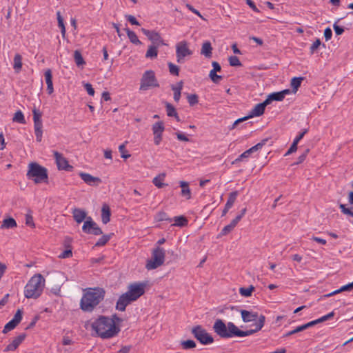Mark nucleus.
Listing matches in <instances>:
<instances>
[{"mask_svg": "<svg viewBox=\"0 0 353 353\" xmlns=\"http://www.w3.org/2000/svg\"><path fill=\"white\" fill-rule=\"evenodd\" d=\"M187 99L190 106H193L199 103V97L196 94H188Z\"/></svg>", "mask_w": 353, "mask_h": 353, "instance_id": "44", "label": "nucleus"}, {"mask_svg": "<svg viewBox=\"0 0 353 353\" xmlns=\"http://www.w3.org/2000/svg\"><path fill=\"white\" fill-rule=\"evenodd\" d=\"M54 157L59 170H64L66 171H71L72 170L73 167L68 163V161L62 154L57 151H54Z\"/></svg>", "mask_w": 353, "mask_h": 353, "instance_id": "16", "label": "nucleus"}, {"mask_svg": "<svg viewBox=\"0 0 353 353\" xmlns=\"http://www.w3.org/2000/svg\"><path fill=\"white\" fill-rule=\"evenodd\" d=\"M105 292L103 288H88L80 301L81 309L84 312H92L104 299Z\"/></svg>", "mask_w": 353, "mask_h": 353, "instance_id": "2", "label": "nucleus"}, {"mask_svg": "<svg viewBox=\"0 0 353 353\" xmlns=\"http://www.w3.org/2000/svg\"><path fill=\"white\" fill-rule=\"evenodd\" d=\"M191 332L202 345H208L214 342L213 337L201 325L193 327Z\"/></svg>", "mask_w": 353, "mask_h": 353, "instance_id": "9", "label": "nucleus"}, {"mask_svg": "<svg viewBox=\"0 0 353 353\" xmlns=\"http://www.w3.org/2000/svg\"><path fill=\"white\" fill-rule=\"evenodd\" d=\"M181 345L184 350L192 349L196 347V343L193 340H186L181 342Z\"/></svg>", "mask_w": 353, "mask_h": 353, "instance_id": "45", "label": "nucleus"}, {"mask_svg": "<svg viewBox=\"0 0 353 353\" xmlns=\"http://www.w3.org/2000/svg\"><path fill=\"white\" fill-rule=\"evenodd\" d=\"M125 18L128 20V21H129L131 24L136 25V26H140V23H139V21L137 20V19L134 16L130 15V14H127V15H125Z\"/></svg>", "mask_w": 353, "mask_h": 353, "instance_id": "58", "label": "nucleus"}, {"mask_svg": "<svg viewBox=\"0 0 353 353\" xmlns=\"http://www.w3.org/2000/svg\"><path fill=\"white\" fill-rule=\"evenodd\" d=\"M175 225L177 226H184L188 224L187 219L183 216L174 217Z\"/></svg>", "mask_w": 353, "mask_h": 353, "instance_id": "46", "label": "nucleus"}, {"mask_svg": "<svg viewBox=\"0 0 353 353\" xmlns=\"http://www.w3.org/2000/svg\"><path fill=\"white\" fill-rule=\"evenodd\" d=\"M111 211L109 205L104 203L101 208V221L103 223L107 224L110 220Z\"/></svg>", "mask_w": 353, "mask_h": 353, "instance_id": "23", "label": "nucleus"}, {"mask_svg": "<svg viewBox=\"0 0 353 353\" xmlns=\"http://www.w3.org/2000/svg\"><path fill=\"white\" fill-rule=\"evenodd\" d=\"M159 86L158 81L155 77L154 72L152 70L145 71L141 79V90H147L151 88H157Z\"/></svg>", "mask_w": 353, "mask_h": 353, "instance_id": "7", "label": "nucleus"}, {"mask_svg": "<svg viewBox=\"0 0 353 353\" xmlns=\"http://www.w3.org/2000/svg\"><path fill=\"white\" fill-rule=\"evenodd\" d=\"M233 229H234V228H233L231 225L228 224V225H225V226L222 229V230H221V235H226V234H228V233H230L231 231H232V230H233Z\"/></svg>", "mask_w": 353, "mask_h": 353, "instance_id": "62", "label": "nucleus"}, {"mask_svg": "<svg viewBox=\"0 0 353 353\" xmlns=\"http://www.w3.org/2000/svg\"><path fill=\"white\" fill-rule=\"evenodd\" d=\"M82 230L86 234H90L96 236L100 235L103 233L101 229L90 216L87 217L86 220L84 221Z\"/></svg>", "mask_w": 353, "mask_h": 353, "instance_id": "12", "label": "nucleus"}, {"mask_svg": "<svg viewBox=\"0 0 353 353\" xmlns=\"http://www.w3.org/2000/svg\"><path fill=\"white\" fill-rule=\"evenodd\" d=\"M212 47L211 43L208 41L203 42L201 50V54L204 55L206 58H211L212 55Z\"/></svg>", "mask_w": 353, "mask_h": 353, "instance_id": "25", "label": "nucleus"}, {"mask_svg": "<svg viewBox=\"0 0 353 353\" xmlns=\"http://www.w3.org/2000/svg\"><path fill=\"white\" fill-rule=\"evenodd\" d=\"M237 195V191L232 192L231 193H230L229 197L225 206L227 207L228 208H231L236 199Z\"/></svg>", "mask_w": 353, "mask_h": 353, "instance_id": "37", "label": "nucleus"}, {"mask_svg": "<svg viewBox=\"0 0 353 353\" xmlns=\"http://www.w3.org/2000/svg\"><path fill=\"white\" fill-rule=\"evenodd\" d=\"M229 63L231 66H241L242 64L239 59L236 56H231L229 57Z\"/></svg>", "mask_w": 353, "mask_h": 353, "instance_id": "49", "label": "nucleus"}, {"mask_svg": "<svg viewBox=\"0 0 353 353\" xmlns=\"http://www.w3.org/2000/svg\"><path fill=\"white\" fill-rule=\"evenodd\" d=\"M265 321V317L263 315H261L258 319V321L254 324L255 328L252 330H248L246 331L240 330L238 327L236 332V336L239 337H244L250 336L255 332L261 330L264 325Z\"/></svg>", "mask_w": 353, "mask_h": 353, "instance_id": "14", "label": "nucleus"}, {"mask_svg": "<svg viewBox=\"0 0 353 353\" xmlns=\"http://www.w3.org/2000/svg\"><path fill=\"white\" fill-rule=\"evenodd\" d=\"M254 290L255 288L253 285H250L248 288H241L239 289V293L243 296L249 297L252 295Z\"/></svg>", "mask_w": 353, "mask_h": 353, "instance_id": "36", "label": "nucleus"}, {"mask_svg": "<svg viewBox=\"0 0 353 353\" xmlns=\"http://www.w3.org/2000/svg\"><path fill=\"white\" fill-rule=\"evenodd\" d=\"M158 46H154V45L150 46L146 52L145 57L150 58L152 59L157 58V57L158 55V50H157Z\"/></svg>", "mask_w": 353, "mask_h": 353, "instance_id": "32", "label": "nucleus"}, {"mask_svg": "<svg viewBox=\"0 0 353 353\" xmlns=\"http://www.w3.org/2000/svg\"><path fill=\"white\" fill-rule=\"evenodd\" d=\"M57 16L58 26L61 28V32L63 37H64L65 34V25L63 23V19L61 17V12L59 11H58L57 12Z\"/></svg>", "mask_w": 353, "mask_h": 353, "instance_id": "43", "label": "nucleus"}, {"mask_svg": "<svg viewBox=\"0 0 353 353\" xmlns=\"http://www.w3.org/2000/svg\"><path fill=\"white\" fill-rule=\"evenodd\" d=\"M332 36V31L330 28H326L324 30V37L326 41L330 40Z\"/></svg>", "mask_w": 353, "mask_h": 353, "instance_id": "64", "label": "nucleus"}, {"mask_svg": "<svg viewBox=\"0 0 353 353\" xmlns=\"http://www.w3.org/2000/svg\"><path fill=\"white\" fill-rule=\"evenodd\" d=\"M333 28L336 35H341L344 32V28L338 26L336 23H334Z\"/></svg>", "mask_w": 353, "mask_h": 353, "instance_id": "61", "label": "nucleus"}, {"mask_svg": "<svg viewBox=\"0 0 353 353\" xmlns=\"http://www.w3.org/2000/svg\"><path fill=\"white\" fill-rule=\"evenodd\" d=\"M192 51L189 49L187 41H182L176 45V61L179 63L184 62V58L188 56H191Z\"/></svg>", "mask_w": 353, "mask_h": 353, "instance_id": "11", "label": "nucleus"}, {"mask_svg": "<svg viewBox=\"0 0 353 353\" xmlns=\"http://www.w3.org/2000/svg\"><path fill=\"white\" fill-rule=\"evenodd\" d=\"M141 32L150 40L154 44L159 46L163 44L161 35L157 32L141 28Z\"/></svg>", "mask_w": 353, "mask_h": 353, "instance_id": "19", "label": "nucleus"}, {"mask_svg": "<svg viewBox=\"0 0 353 353\" xmlns=\"http://www.w3.org/2000/svg\"><path fill=\"white\" fill-rule=\"evenodd\" d=\"M209 77L211 79V80L215 83H218L220 82V81H221L223 79V77L222 76H220V75H218L216 74V72H212L210 71V74H209Z\"/></svg>", "mask_w": 353, "mask_h": 353, "instance_id": "50", "label": "nucleus"}, {"mask_svg": "<svg viewBox=\"0 0 353 353\" xmlns=\"http://www.w3.org/2000/svg\"><path fill=\"white\" fill-rule=\"evenodd\" d=\"M12 120L14 122H17V123H21V124H23L26 123L24 115H23V112L20 110H18L15 112Z\"/></svg>", "mask_w": 353, "mask_h": 353, "instance_id": "42", "label": "nucleus"}, {"mask_svg": "<svg viewBox=\"0 0 353 353\" xmlns=\"http://www.w3.org/2000/svg\"><path fill=\"white\" fill-rule=\"evenodd\" d=\"M164 130L165 127L162 121L156 122L152 125V130L154 134V143L156 145H159L162 141Z\"/></svg>", "mask_w": 353, "mask_h": 353, "instance_id": "15", "label": "nucleus"}, {"mask_svg": "<svg viewBox=\"0 0 353 353\" xmlns=\"http://www.w3.org/2000/svg\"><path fill=\"white\" fill-rule=\"evenodd\" d=\"M165 251L163 248L157 246L152 252V257L147 261L145 268L148 270H154L164 263Z\"/></svg>", "mask_w": 353, "mask_h": 353, "instance_id": "6", "label": "nucleus"}, {"mask_svg": "<svg viewBox=\"0 0 353 353\" xmlns=\"http://www.w3.org/2000/svg\"><path fill=\"white\" fill-rule=\"evenodd\" d=\"M157 220L159 221H169V222L172 221V219L168 218L167 214L164 212H160L157 214Z\"/></svg>", "mask_w": 353, "mask_h": 353, "instance_id": "52", "label": "nucleus"}, {"mask_svg": "<svg viewBox=\"0 0 353 353\" xmlns=\"http://www.w3.org/2000/svg\"><path fill=\"white\" fill-rule=\"evenodd\" d=\"M268 105V104L266 103L265 100L263 102H262V103L256 104L254 107V108L250 112V113H249V114L248 116H245L244 117H242V118H240V119H238L237 120H236L233 123L232 126L230 128V130L234 129L239 123H241V122H243L244 121H246L248 119H250V118H252V117H260V116H261L264 113L265 107Z\"/></svg>", "mask_w": 353, "mask_h": 353, "instance_id": "8", "label": "nucleus"}, {"mask_svg": "<svg viewBox=\"0 0 353 353\" xmlns=\"http://www.w3.org/2000/svg\"><path fill=\"white\" fill-rule=\"evenodd\" d=\"M265 321V317L263 315H261L258 319V321L254 324L255 328L252 330H248L246 331L240 330L238 327L236 332V336L239 337H244L250 336L255 332L261 330L264 325Z\"/></svg>", "mask_w": 353, "mask_h": 353, "instance_id": "13", "label": "nucleus"}, {"mask_svg": "<svg viewBox=\"0 0 353 353\" xmlns=\"http://www.w3.org/2000/svg\"><path fill=\"white\" fill-rule=\"evenodd\" d=\"M183 81H179L176 85H172L171 86L172 90L174 91V100L176 102H179L181 98V90L183 88Z\"/></svg>", "mask_w": 353, "mask_h": 353, "instance_id": "29", "label": "nucleus"}, {"mask_svg": "<svg viewBox=\"0 0 353 353\" xmlns=\"http://www.w3.org/2000/svg\"><path fill=\"white\" fill-rule=\"evenodd\" d=\"M321 45V42L320 39H317L310 46V54H313L315 51L319 48V46Z\"/></svg>", "mask_w": 353, "mask_h": 353, "instance_id": "53", "label": "nucleus"}, {"mask_svg": "<svg viewBox=\"0 0 353 353\" xmlns=\"http://www.w3.org/2000/svg\"><path fill=\"white\" fill-rule=\"evenodd\" d=\"M303 80V77H294L291 80V87L292 88V92L296 93L301 86V82Z\"/></svg>", "mask_w": 353, "mask_h": 353, "instance_id": "34", "label": "nucleus"}, {"mask_svg": "<svg viewBox=\"0 0 353 353\" xmlns=\"http://www.w3.org/2000/svg\"><path fill=\"white\" fill-rule=\"evenodd\" d=\"M164 103L166 109L167 115L170 117H172L173 116H176L177 112L174 105L167 101L164 102Z\"/></svg>", "mask_w": 353, "mask_h": 353, "instance_id": "39", "label": "nucleus"}, {"mask_svg": "<svg viewBox=\"0 0 353 353\" xmlns=\"http://www.w3.org/2000/svg\"><path fill=\"white\" fill-rule=\"evenodd\" d=\"M132 301H134L125 292L121 294L117 300L116 309L123 312L125 310L126 307Z\"/></svg>", "mask_w": 353, "mask_h": 353, "instance_id": "18", "label": "nucleus"}, {"mask_svg": "<svg viewBox=\"0 0 353 353\" xmlns=\"http://www.w3.org/2000/svg\"><path fill=\"white\" fill-rule=\"evenodd\" d=\"M168 65L170 73L172 75L178 76L179 73V68L171 62H169Z\"/></svg>", "mask_w": 353, "mask_h": 353, "instance_id": "47", "label": "nucleus"}, {"mask_svg": "<svg viewBox=\"0 0 353 353\" xmlns=\"http://www.w3.org/2000/svg\"><path fill=\"white\" fill-rule=\"evenodd\" d=\"M17 226V222L13 218H8L3 220L1 228H13Z\"/></svg>", "mask_w": 353, "mask_h": 353, "instance_id": "40", "label": "nucleus"}, {"mask_svg": "<svg viewBox=\"0 0 353 353\" xmlns=\"http://www.w3.org/2000/svg\"><path fill=\"white\" fill-rule=\"evenodd\" d=\"M81 179L89 185H98L101 183V179L99 177L93 176L88 173L80 172Z\"/></svg>", "mask_w": 353, "mask_h": 353, "instance_id": "21", "label": "nucleus"}, {"mask_svg": "<svg viewBox=\"0 0 353 353\" xmlns=\"http://www.w3.org/2000/svg\"><path fill=\"white\" fill-rule=\"evenodd\" d=\"M26 224L28 226H30L32 228H34V221H33V218L31 215L30 214H26Z\"/></svg>", "mask_w": 353, "mask_h": 353, "instance_id": "63", "label": "nucleus"}, {"mask_svg": "<svg viewBox=\"0 0 353 353\" xmlns=\"http://www.w3.org/2000/svg\"><path fill=\"white\" fill-rule=\"evenodd\" d=\"M45 282V279L41 274H34L25 286V296L27 299H37L39 297L44 289Z\"/></svg>", "mask_w": 353, "mask_h": 353, "instance_id": "3", "label": "nucleus"}, {"mask_svg": "<svg viewBox=\"0 0 353 353\" xmlns=\"http://www.w3.org/2000/svg\"><path fill=\"white\" fill-rule=\"evenodd\" d=\"M165 177V174L162 173L154 177L152 180V183L155 186L159 188H161L165 185V183H162Z\"/></svg>", "mask_w": 353, "mask_h": 353, "instance_id": "35", "label": "nucleus"}, {"mask_svg": "<svg viewBox=\"0 0 353 353\" xmlns=\"http://www.w3.org/2000/svg\"><path fill=\"white\" fill-rule=\"evenodd\" d=\"M214 332L222 339H228L236 336L237 326L232 322L226 325L223 320L216 319L213 325Z\"/></svg>", "mask_w": 353, "mask_h": 353, "instance_id": "5", "label": "nucleus"}, {"mask_svg": "<svg viewBox=\"0 0 353 353\" xmlns=\"http://www.w3.org/2000/svg\"><path fill=\"white\" fill-rule=\"evenodd\" d=\"M22 314H23L22 310L19 309L17 311V312L15 313V314L12 320H13L14 322H16L17 324H19L22 319Z\"/></svg>", "mask_w": 353, "mask_h": 353, "instance_id": "55", "label": "nucleus"}, {"mask_svg": "<svg viewBox=\"0 0 353 353\" xmlns=\"http://www.w3.org/2000/svg\"><path fill=\"white\" fill-rule=\"evenodd\" d=\"M72 214H73L74 219L78 223H81L82 221H83V220L85 219H87L86 212L81 209H79V208L74 209L73 212H72Z\"/></svg>", "mask_w": 353, "mask_h": 353, "instance_id": "26", "label": "nucleus"}, {"mask_svg": "<svg viewBox=\"0 0 353 353\" xmlns=\"http://www.w3.org/2000/svg\"><path fill=\"white\" fill-rule=\"evenodd\" d=\"M72 256V252L71 248H68L65 250H64L60 255L59 256V258L60 259H66L70 258Z\"/></svg>", "mask_w": 353, "mask_h": 353, "instance_id": "54", "label": "nucleus"}, {"mask_svg": "<svg viewBox=\"0 0 353 353\" xmlns=\"http://www.w3.org/2000/svg\"><path fill=\"white\" fill-rule=\"evenodd\" d=\"M32 113L34 121H41L42 114L39 110H37L36 108H34L32 110Z\"/></svg>", "mask_w": 353, "mask_h": 353, "instance_id": "57", "label": "nucleus"}, {"mask_svg": "<svg viewBox=\"0 0 353 353\" xmlns=\"http://www.w3.org/2000/svg\"><path fill=\"white\" fill-rule=\"evenodd\" d=\"M13 68L16 73H19L22 68V57L19 54H16L14 57Z\"/></svg>", "mask_w": 353, "mask_h": 353, "instance_id": "31", "label": "nucleus"}, {"mask_svg": "<svg viewBox=\"0 0 353 353\" xmlns=\"http://www.w3.org/2000/svg\"><path fill=\"white\" fill-rule=\"evenodd\" d=\"M74 59L75 63L78 67L81 66L85 63L81 53L79 50H75L74 52Z\"/></svg>", "mask_w": 353, "mask_h": 353, "instance_id": "38", "label": "nucleus"}, {"mask_svg": "<svg viewBox=\"0 0 353 353\" xmlns=\"http://www.w3.org/2000/svg\"><path fill=\"white\" fill-rule=\"evenodd\" d=\"M283 100V97L282 94L280 93V92H272V93L270 94L265 99L266 103L268 105L270 104L273 101H281Z\"/></svg>", "mask_w": 353, "mask_h": 353, "instance_id": "30", "label": "nucleus"}, {"mask_svg": "<svg viewBox=\"0 0 353 353\" xmlns=\"http://www.w3.org/2000/svg\"><path fill=\"white\" fill-rule=\"evenodd\" d=\"M45 79L47 84V91L49 94H51L54 92L53 88V83H52V71L50 69H48L45 72Z\"/></svg>", "mask_w": 353, "mask_h": 353, "instance_id": "24", "label": "nucleus"}, {"mask_svg": "<svg viewBox=\"0 0 353 353\" xmlns=\"http://www.w3.org/2000/svg\"><path fill=\"white\" fill-rule=\"evenodd\" d=\"M17 325L18 324L16 322H14L13 320L10 321L4 326L3 332L7 333L8 331H10V330H13L14 328H15Z\"/></svg>", "mask_w": 353, "mask_h": 353, "instance_id": "48", "label": "nucleus"}, {"mask_svg": "<svg viewBox=\"0 0 353 353\" xmlns=\"http://www.w3.org/2000/svg\"><path fill=\"white\" fill-rule=\"evenodd\" d=\"M91 327L97 336L103 339L112 338L120 332L119 327L114 325V319L106 316H99L92 323Z\"/></svg>", "mask_w": 353, "mask_h": 353, "instance_id": "1", "label": "nucleus"}, {"mask_svg": "<svg viewBox=\"0 0 353 353\" xmlns=\"http://www.w3.org/2000/svg\"><path fill=\"white\" fill-rule=\"evenodd\" d=\"M241 314L243 319V321L245 323L254 321L256 319H259L258 313L253 312L250 311H248L245 310H241Z\"/></svg>", "mask_w": 353, "mask_h": 353, "instance_id": "22", "label": "nucleus"}, {"mask_svg": "<svg viewBox=\"0 0 353 353\" xmlns=\"http://www.w3.org/2000/svg\"><path fill=\"white\" fill-rule=\"evenodd\" d=\"M112 234L103 235L95 243V246L101 247L105 245L110 239Z\"/></svg>", "mask_w": 353, "mask_h": 353, "instance_id": "41", "label": "nucleus"}, {"mask_svg": "<svg viewBox=\"0 0 353 353\" xmlns=\"http://www.w3.org/2000/svg\"><path fill=\"white\" fill-rule=\"evenodd\" d=\"M125 32L127 33V35H128L130 41L132 43L136 44V45H141V42L138 39V37H137V35L136 34V33L130 30L129 28H125Z\"/></svg>", "mask_w": 353, "mask_h": 353, "instance_id": "33", "label": "nucleus"}, {"mask_svg": "<svg viewBox=\"0 0 353 353\" xmlns=\"http://www.w3.org/2000/svg\"><path fill=\"white\" fill-rule=\"evenodd\" d=\"M119 150L121 153V156L123 159H128L130 157V154H128V151L125 150V145L123 143L119 145Z\"/></svg>", "mask_w": 353, "mask_h": 353, "instance_id": "51", "label": "nucleus"}, {"mask_svg": "<svg viewBox=\"0 0 353 353\" xmlns=\"http://www.w3.org/2000/svg\"><path fill=\"white\" fill-rule=\"evenodd\" d=\"M34 133H35L37 141L38 142H40V141H41L42 134H43L42 121H34Z\"/></svg>", "mask_w": 353, "mask_h": 353, "instance_id": "28", "label": "nucleus"}, {"mask_svg": "<svg viewBox=\"0 0 353 353\" xmlns=\"http://www.w3.org/2000/svg\"><path fill=\"white\" fill-rule=\"evenodd\" d=\"M179 185L181 188V196H185L187 199H190L191 198V190L189 188L188 183L181 181L179 182Z\"/></svg>", "mask_w": 353, "mask_h": 353, "instance_id": "27", "label": "nucleus"}, {"mask_svg": "<svg viewBox=\"0 0 353 353\" xmlns=\"http://www.w3.org/2000/svg\"><path fill=\"white\" fill-rule=\"evenodd\" d=\"M26 337V334L22 333L15 337L12 341L8 344L6 347L5 348V352H9V351H14L19 345L24 341V339Z\"/></svg>", "mask_w": 353, "mask_h": 353, "instance_id": "20", "label": "nucleus"}, {"mask_svg": "<svg viewBox=\"0 0 353 353\" xmlns=\"http://www.w3.org/2000/svg\"><path fill=\"white\" fill-rule=\"evenodd\" d=\"M309 151V149H306L305 152L299 157L297 161L294 163L293 165H298L303 163L305 161Z\"/></svg>", "mask_w": 353, "mask_h": 353, "instance_id": "56", "label": "nucleus"}, {"mask_svg": "<svg viewBox=\"0 0 353 353\" xmlns=\"http://www.w3.org/2000/svg\"><path fill=\"white\" fill-rule=\"evenodd\" d=\"M303 331V328H302V326L300 325V326H298L296 328H295L294 330H292V331H290L288 332H287L286 334H285L283 335V337H288L292 334H294L296 333H298V332H302Z\"/></svg>", "mask_w": 353, "mask_h": 353, "instance_id": "59", "label": "nucleus"}, {"mask_svg": "<svg viewBox=\"0 0 353 353\" xmlns=\"http://www.w3.org/2000/svg\"><path fill=\"white\" fill-rule=\"evenodd\" d=\"M84 88L86 90V91L89 95L93 96L94 94V90L90 83H85Z\"/></svg>", "mask_w": 353, "mask_h": 353, "instance_id": "60", "label": "nucleus"}, {"mask_svg": "<svg viewBox=\"0 0 353 353\" xmlns=\"http://www.w3.org/2000/svg\"><path fill=\"white\" fill-rule=\"evenodd\" d=\"M268 141V139H263L261 142L258 143L255 145L252 146L250 149L247 150L244 152H243L237 159H236L233 162L232 164L236 163V162H239L241 161L244 158L248 157L252 153L256 152L257 150L262 148L263 145H265L266 142Z\"/></svg>", "mask_w": 353, "mask_h": 353, "instance_id": "17", "label": "nucleus"}, {"mask_svg": "<svg viewBox=\"0 0 353 353\" xmlns=\"http://www.w3.org/2000/svg\"><path fill=\"white\" fill-rule=\"evenodd\" d=\"M26 176L28 179L32 180L34 183H48V173L45 167L36 162H31L28 164Z\"/></svg>", "mask_w": 353, "mask_h": 353, "instance_id": "4", "label": "nucleus"}, {"mask_svg": "<svg viewBox=\"0 0 353 353\" xmlns=\"http://www.w3.org/2000/svg\"><path fill=\"white\" fill-rule=\"evenodd\" d=\"M146 285V282H134L130 283L128 285V290L126 293L135 301L145 293Z\"/></svg>", "mask_w": 353, "mask_h": 353, "instance_id": "10", "label": "nucleus"}]
</instances>
